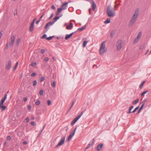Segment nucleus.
I'll use <instances>...</instances> for the list:
<instances>
[{
    "instance_id": "obj_37",
    "label": "nucleus",
    "mask_w": 151,
    "mask_h": 151,
    "mask_svg": "<svg viewBox=\"0 0 151 151\" xmlns=\"http://www.w3.org/2000/svg\"><path fill=\"white\" fill-rule=\"evenodd\" d=\"M60 17H55L53 19H54V20H55L54 21H55V22L57 20L59 19Z\"/></svg>"
},
{
    "instance_id": "obj_49",
    "label": "nucleus",
    "mask_w": 151,
    "mask_h": 151,
    "mask_svg": "<svg viewBox=\"0 0 151 151\" xmlns=\"http://www.w3.org/2000/svg\"><path fill=\"white\" fill-rule=\"evenodd\" d=\"M45 79V78L44 77H42L41 78L40 81L42 82Z\"/></svg>"
},
{
    "instance_id": "obj_19",
    "label": "nucleus",
    "mask_w": 151,
    "mask_h": 151,
    "mask_svg": "<svg viewBox=\"0 0 151 151\" xmlns=\"http://www.w3.org/2000/svg\"><path fill=\"white\" fill-rule=\"evenodd\" d=\"M0 108L2 109V111L6 109V107L4 106L3 105H1V104H0Z\"/></svg>"
},
{
    "instance_id": "obj_31",
    "label": "nucleus",
    "mask_w": 151,
    "mask_h": 151,
    "mask_svg": "<svg viewBox=\"0 0 151 151\" xmlns=\"http://www.w3.org/2000/svg\"><path fill=\"white\" fill-rule=\"evenodd\" d=\"M20 41V38H19L18 39L17 41H16V44L17 45H18L19 44V42Z\"/></svg>"
},
{
    "instance_id": "obj_43",
    "label": "nucleus",
    "mask_w": 151,
    "mask_h": 151,
    "mask_svg": "<svg viewBox=\"0 0 151 151\" xmlns=\"http://www.w3.org/2000/svg\"><path fill=\"white\" fill-rule=\"evenodd\" d=\"M40 95L42 96L43 95V91L42 90H41L39 92Z\"/></svg>"
},
{
    "instance_id": "obj_21",
    "label": "nucleus",
    "mask_w": 151,
    "mask_h": 151,
    "mask_svg": "<svg viewBox=\"0 0 151 151\" xmlns=\"http://www.w3.org/2000/svg\"><path fill=\"white\" fill-rule=\"evenodd\" d=\"M44 15V14H43L40 17V18H39V19L36 22V24H38V23L41 21V19H42V17Z\"/></svg>"
},
{
    "instance_id": "obj_44",
    "label": "nucleus",
    "mask_w": 151,
    "mask_h": 151,
    "mask_svg": "<svg viewBox=\"0 0 151 151\" xmlns=\"http://www.w3.org/2000/svg\"><path fill=\"white\" fill-rule=\"evenodd\" d=\"M40 101L39 100H38L35 103L36 105H39L40 104Z\"/></svg>"
},
{
    "instance_id": "obj_34",
    "label": "nucleus",
    "mask_w": 151,
    "mask_h": 151,
    "mask_svg": "<svg viewBox=\"0 0 151 151\" xmlns=\"http://www.w3.org/2000/svg\"><path fill=\"white\" fill-rule=\"evenodd\" d=\"M6 99H5L3 98L1 100V102L0 103V104H1V105H3V103L4 102V101Z\"/></svg>"
},
{
    "instance_id": "obj_17",
    "label": "nucleus",
    "mask_w": 151,
    "mask_h": 151,
    "mask_svg": "<svg viewBox=\"0 0 151 151\" xmlns=\"http://www.w3.org/2000/svg\"><path fill=\"white\" fill-rule=\"evenodd\" d=\"M83 114V112H81L80 114L77 116H76L75 119L76 120L78 121L79 119L81 117Z\"/></svg>"
},
{
    "instance_id": "obj_27",
    "label": "nucleus",
    "mask_w": 151,
    "mask_h": 151,
    "mask_svg": "<svg viewBox=\"0 0 151 151\" xmlns=\"http://www.w3.org/2000/svg\"><path fill=\"white\" fill-rule=\"evenodd\" d=\"M145 81H143L141 84L139 86V88H140L141 89H142L143 87V86L144 85V83H145Z\"/></svg>"
},
{
    "instance_id": "obj_11",
    "label": "nucleus",
    "mask_w": 151,
    "mask_h": 151,
    "mask_svg": "<svg viewBox=\"0 0 151 151\" xmlns=\"http://www.w3.org/2000/svg\"><path fill=\"white\" fill-rule=\"evenodd\" d=\"M75 134V132L73 131H72L70 133V135L69 136L68 139V141L72 137L74 136Z\"/></svg>"
},
{
    "instance_id": "obj_47",
    "label": "nucleus",
    "mask_w": 151,
    "mask_h": 151,
    "mask_svg": "<svg viewBox=\"0 0 151 151\" xmlns=\"http://www.w3.org/2000/svg\"><path fill=\"white\" fill-rule=\"evenodd\" d=\"M11 139V137L10 136H8L6 137V139L8 140H10Z\"/></svg>"
},
{
    "instance_id": "obj_22",
    "label": "nucleus",
    "mask_w": 151,
    "mask_h": 151,
    "mask_svg": "<svg viewBox=\"0 0 151 151\" xmlns=\"http://www.w3.org/2000/svg\"><path fill=\"white\" fill-rule=\"evenodd\" d=\"M115 33L114 31H111L110 33V36L111 38H112L115 35Z\"/></svg>"
},
{
    "instance_id": "obj_30",
    "label": "nucleus",
    "mask_w": 151,
    "mask_h": 151,
    "mask_svg": "<svg viewBox=\"0 0 151 151\" xmlns=\"http://www.w3.org/2000/svg\"><path fill=\"white\" fill-rule=\"evenodd\" d=\"M37 84V81L36 80H35L32 82V86H35Z\"/></svg>"
},
{
    "instance_id": "obj_25",
    "label": "nucleus",
    "mask_w": 151,
    "mask_h": 151,
    "mask_svg": "<svg viewBox=\"0 0 151 151\" xmlns=\"http://www.w3.org/2000/svg\"><path fill=\"white\" fill-rule=\"evenodd\" d=\"M139 101V99H137L135 101H134L132 102V104H135L138 103Z\"/></svg>"
},
{
    "instance_id": "obj_12",
    "label": "nucleus",
    "mask_w": 151,
    "mask_h": 151,
    "mask_svg": "<svg viewBox=\"0 0 151 151\" xmlns=\"http://www.w3.org/2000/svg\"><path fill=\"white\" fill-rule=\"evenodd\" d=\"M73 25L72 22H70L69 25L66 27V29H71L73 27Z\"/></svg>"
},
{
    "instance_id": "obj_38",
    "label": "nucleus",
    "mask_w": 151,
    "mask_h": 151,
    "mask_svg": "<svg viewBox=\"0 0 151 151\" xmlns=\"http://www.w3.org/2000/svg\"><path fill=\"white\" fill-rule=\"evenodd\" d=\"M53 37V36H50V37H47L46 38V39L47 40H49L52 39Z\"/></svg>"
},
{
    "instance_id": "obj_54",
    "label": "nucleus",
    "mask_w": 151,
    "mask_h": 151,
    "mask_svg": "<svg viewBox=\"0 0 151 151\" xmlns=\"http://www.w3.org/2000/svg\"><path fill=\"white\" fill-rule=\"evenodd\" d=\"M7 96V95L6 93L5 94L4 96V97L3 98L4 99H6Z\"/></svg>"
},
{
    "instance_id": "obj_35",
    "label": "nucleus",
    "mask_w": 151,
    "mask_h": 151,
    "mask_svg": "<svg viewBox=\"0 0 151 151\" xmlns=\"http://www.w3.org/2000/svg\"><path fill=\"white\" fill-rule=\"evenodd\" d=\"M139 106H138L137 107H136L135 109L132 111V113H135L136 111L138 109H139Z\"/></svg>"
},
{
    "instance_id": "obj_42",
    "label": "nucleus",
    "mask_w": 151,
    "mask_h": 151,
    "mask_svg": "<svg viewBox=\"0 0 151 151\" xmlns=\"http://www.w3.org/2000/svg\"><path fill=\"white\" fill-rule=\"evenodd\" d=\"M139 40V39H138L137 38H136L134 40V42H133L134 43H136L137 42H138V41Z\"/></svg>"
},
{
    "instance_id": "obj_1",
    "label": "nucleus",
    "mask_w": 151,
    "mask_h": 151,
    "mask_svg": "<svg viewBox=\"0 0 151 151\" xmlns=\"http://www.w3.org/2000/svg\"><path fill=\"white\" fill-rule=\"evenodd\" d=\"M139 8L137 9L134 11L130 22L128 26L129 27H131L136 22L139 15Z\"/></svg>"
},
{
    "instance_id": "obj_62",
    "label": "nucleus",
    "mask_w": 151,
    "mask_h": 151,
    "mask_svg": "<svg viewBox=\"0 0 151 151\" xmlns=\"http://www.w3.org/2000/svg\"><path fill=\"white\" fill-rule=\"evenodd\" d=\"M77 128V127H76V128H75L72 131L73 132H75V131L76 129Z\"/></svg>"
},
{
    "instance_id": "obj_41",
    "label": "nucleus",
    "mask_w": 151,
    "mask_h": 151,
    "mask_svg": "<svg viewBox=\"0 0 151 151\" xmlns=\"http://www.w3.org/2000/svg\"><path fill=\"white\" fill-rule=\"evenodd\" d=\"M148 91H145L142 92L141 94V96H143L144 94H146Z\"/></svg>"
},
{
    "instance_id": "obj_56",
    "label": "nucleus",
    "mask_w": 151,
    "mask_h": 151,
    "mask_svg": "<svg viewBox=\"0 0 151 151\" xmlns=\"http://www.w3.org/2000/svg\"><path fill=\"white\" fill-rule=\"evenodd\" d=\"M42 131V130H41V131H40V132L39 133V135L38 136V137H39L40 136V135H41Z\"/></svg>"
},
{
    "instance_id": "obj_45",
    "label": "nucleus",
    "mask_w": 151,
    "mask_h": 151,
    "mask_svg": "<svg viewBox=\"0 0 151 151\" xmlns=\"http://www.w3.org/2000/svg\"><path fill=\"white\" fill-rule=\"evenodd\" d=\"M36 74L35 73H33L31 74V76L32 77H34L36 76Z\"/></svg>"
},
{
    "instance_id": "obj_3",
    "label": "nucleus",
    "mask_w": 151,
    "mask_h": 151,
    "mask_svg": "<svg viewBox=\"0 0 151 151\" xmlns=\"http://www.w3.org/2000/svg\"><path fill=\"white\" fill-rule=\"evenodd\" d=\"M107 50L105 48V44L104 42H103L101 44L99 50V53L101 55L103 54Z\"/></svg>"
},
{
    "instance_id": "obj_6",
    "label": "nucleus",
    "mask_w": 151,
    "mask_h": 151,
    "mask_svg": "<svg viewBox=\"0 0 151 151\" xmlns=\"http://www.w3.org/2000/svg\"><path fill=\"white\" fill-rule=\"evenodd\" d=\"M65 139V136H64L62 137L61 138V140L58 143V145L55 147V148H57L58 147L62 145L64 143Z\"/></svg>"
},
{
    "instance_id": "obj_18",
    "label": "nucleus",
    "mask_w": 151,
    "mask_h": 151,
    "mask_svg": "<svg viewBox=\"0 0 151 151\" xmlns=\"http://www.w3.org/2000/svg\"><path fill=\"white\" fill-rule=\"evenodd\" d=\"M63 10V9L60 8H58V9L56 13V15H58L61 12V11Z\"/></svg>"
},
{
    "instance_id": "obj_15",
    "label": "nucleus",
    "mask_w": 151,
    "mask_h": 151,
    "mask_svg": "<svg viewBox=\"0 0 151 151\" xmlns=\"http://www.w3.org/2000/svg\"><path fill=\"white\" fill-rule=\"evenodd\" d=\"M34 24L33 23H31L29 28V31L30 32H32L34 28Z\"/></svg>"
},
{
    "instance_id": "obj_53",
    "label": "nucleus",
    "mask_w": 151,
    "mask_h": 151,
    "mask_svg": "<svg viewBox=\"0 0 151 151\" xmlns=\"http://www.w3.org/2000/svg\"><path fill=\"white\" fill-rule=\"evenodd\" d=\"M49 59L48 58H46L44 59V60L46 61H48Z\"/></svg>"
},
{
    "instance_id": "obj_57",
    "label": "nucleus",
    "mask_w": 151,
    "mask_h": 151,
    "mask_svg": "<svg viewBox=\"0 0 151 151\" xmlns=\"http://www.w3.org/2000/svg\"><path fill=\"white\" fill-rule=\"evenodd\" d=\"M53 13H52L51 14L50 17L49 18V19H51L53 17Z\"/></svg>"
},
{
    "instance_id": "obj_13",
    "label": "nucleus",
    "mask_w": 151,
    "mask_h": 151,
    "mask_svg": "<svg viewBox=\"0 0 151 151\" xmlns=\"http://www.w3.org/2000/svg\"><path fill=\"white\" fill-rule=\"evenodd\" d=\"M92 140H93L92 142L91 143L90 142L88 144V145H87V146L86 147V149H88L94 143V139H92Z\"/></svg>"
},
{
    "instance_id": "obj_59",
    "label": "nucleus",
    "mask_w": 151,
    "mask_h": 151,
    "mask_svg": "<svg viewBox=\"0 0 151 151\" xmlns=\"http://www.w3.org/2000/svg\"><path fill=\"white\" fill-rule=\"evenodd\" d=\"M35 119V117L33 116H32L31 117V119L32 120H34Z\"/></svg>"
},
{
    "instance_id": "obj_20",
    "label": "nucleus",
    "mask_w": 151,
    "mask_h": 151,
    "mask_svg": "<svg viewBox=\"0 0 151 151\" xmlns=\"http://www.w3.org/2000/svg\"><path fill=\"white\" fill-rule=\"evenodd\" d=\"M86 27V26H83L82 27L78 28V30L79 31H81L83 29H84Z\"/></svg>"
},
{
    "instance_id": "obj_61",
    "label": "nucleus",
    "mask_w": 151,
    "mask_h": 151,
    "mask_svg": "<svg viewBox=\"0 0 151 151\" xmlns=\"http://www.w3.org/2000/svg\"><path fill=\"white\" fill-rule=\"evenodd\" d=\"M28 109L29 110H30L31 109V106H29L28 107Z\"/></svg>"
},
{
    "instance_id": "obj_46",
    "label": "nucleus",
    "mask_w": 151,
    "mask_h": 151,
    "mask_svg": "<svg viewBox=\"0 0 151 151\" xmlns=\"http://www.w3.org/2000/svg\"><path fill=\"white\" fill-rule=\"evenodd\" d=\"M47 37V35L46 34H44L43 35V36L41 37V38L42 39H44L46 38Z\"/></svg>"
},
{
    "instance_id": "obj_16",
    "label": "nucleus",
    "mask_w": 151,
    "mask_h": 151,
    "mask_svg": "<svg viewBox=\"0 0 151 151\" xmlns=\"http://www.w3.org/2000/svg\"><path fill=\"white\" fill-rule=\"evenodd\" d=\"M73 33H74V32H73L71 33V34H70L66 35L65 37V39L66 40H67L68 39L70 38V37H71L73 35Z\"/></svg>"
},
{
    "instance_id": "obj_8",
    "label": "nucleus",
    "mask_w": 151,
    "mask_h": 151,
    "mask_svg": "<svg viewBox=\"0 0 151 151\" xmlns=\"http://www.w3.org/2000/svg\"><path fill=\"white\" fill-rule=\"evenodd\" d=\"M55 22V21H52V22H49L45 26V29H47L49 26L52 25Z\"/></svg>"
},
{
    "instance_id": "obj_2",
    "label": "nucleus",
    "mask_w": 151,
    "mask_h": 151,
    "mask_svg": "<svg viewBox=\"0 0 151 151\" xmlns=\"http://www.w3.org/2000/svg\"><path fill=\"white\" fill-rule=\"evenodd\" d=\"M106 13L108 16L110 17H113L115 15V12L111 9V5H109L107 8Z\"/></svg>"
},
{
    "instance_id": "obj_64",
    "label": "nucleus",
    "mask_w": 151,
    "mask_h": 151,
    "mask_svg": "<svg viewBox=\"0 0 151 151\" xmlns=\"http://www.w3.org/2000/svg\"><path fill=\"white\" fill-rule=\"evenodd\" d=\"M148 51H149V50H147V51H146V52H145V55H146L147 54V53H148Z\"/></svg>"
},
{
    "instance_id": "obj_50",
    "label": "nucleus",
    "mask_w": 151,
    "mask_h": 151,
    "mask_svg": "<svg viewBox=\"0 0 151 151\" xmlns=\"http://www.w3.org/2000/svg\"><path fill=\"white\" fill-rule=\"evenodd\" d=\"M31 124L32 125H34V126L36 124L34 122H31Z\"/></svg>"
},
{
    "instance_id": "obj_26",
    "label": "nucleus",
    "mask_w": 151,
    "mask_h": 151,
    "mask_svg": "<svg viewBox=\"0 0 151 151\" xmlns=\"http://www.w3.org/2000/svg\"><path fill=\"white\" fill-rule=\"evenodd\" d=\"M77 121H76L75 119H74L71 122V125H74Z\"/></svg>"
},
{
    "instance_id": "obj_33",
    "label": "nucleus",
    "mask_w": 151,
    "mask_h": 151,
    "mask_svg": "<svg viewBox=\"0 0 151 151\" xmlns=\"http://www.w3.org/2000/svg\"><path fill=\"white\" fill-rule=\"evenodd\" d=\"M88 42V41H85L83 43V46L84 47H85L86 46V45Z\"/></svg>"
},
{
    "instance_id": "obj_23",
    "label": "nucleus",
    "mask_w": 151,
    "mask_h": 151,
    "mask_svg": "<svg viewBox=\"0 0 151 151\" xmlns=\"http://www.w3.org/2000/svg\"><path fill=\"white\" fill-rule=\"evenodd\" d=\"M111 21V19L110 18H107L106 21L104 22V23H110Z\"/></svg>"
},
{
    "instance_id": "obj_10",
    "label": "nucleus",
    "mask_w": 151,
    "mask_h": 151,
    "mask_svg": "<svg viewBox=\"0 0 151 151\" xmlns=\"http://www.w3.org/2000/svg\"><path fill=\"white\" fill-rule=\"evenodd\" d=\"M68 4V2H65L60 7V8H61L63 10L66 9L67 7V5Z\"/></svg>"
},
{
    "instance_id": "obj_55",
    "label": "nucleus",
    "mask_w": 151,
    "mask_h": 151,
    "mask_svg": "<svg viewBox=\"0 0 151 151\" xmlns=\"http://www.w3.org/2000/svg\"><path fill=\"white\" fill-rule=\"evenodd\" d=\"M45 52V50H41V52L42 54L44 53Z\"/></svg>"
},
{
    "instance_id": "obj_24",
    "label": "nucleus",
    "mask_w": 151,
    "mask_h": 151,
    "mask_svg": "<svg viewBox=\"0 0 151 151\" xmlns=\"http://www.w3.org/2000/svg\"><path fill=\"white\" fill-rule=\"evenodd\" d=\"M133 108V106H130V107H129V111L127 112V113L129 114H130L131 113H132V112L131 111V110H132V109Z\"/></svg>"
},
{
    "instance_id": "obj_7",
    "label": "nucleus",
    "mask_w": 151,
    "mask_h": 151,
    "mask_svg": "<svg viewBox=\"0 0 151 151\" xmlns=\"http://www.w3.org/2000/svg\"><path fill=\"white\" fill-rule=\"evenodd\" d=\"M12 65V62L11 60H9L7 63L6 64L5 68L6 70H9L10 68Z\"/></svg>"
},
{
    "instance_id": "obj_28",
    "label": "nucleus",
    "mask_w": 151,
    "mask_h": 151,
    "mask_svg": "<svg viewBox=\"0 0 151 151\" xmlns=\"http://www.w3.org/2000/svg\"><path fill=\"white\" fill-rule=\"evenodd\" d=\"M18 62H17L15 64V66L14 68L13 69V70L14 71L16 70V69L17 68L18 65Z\"/></svg>"
},
{
    "instance_id": "obj_48",
    "label": "nucleus",
    "mask_w": 151,
    "mask_h": 151,
    "mask_svg": "<svg viewBox=\"0 0 151 151\" xmlns=\"http://www.w3.org/2000/svg\"><path fill=\"white\" fill-rule=\"evenodd\" d=\"M47 103L48 105H50L51 104V101L50 100H48L47 101Z\"/></svg>"
},
{
    "instance_id": "obj_4",
    "label": "nucleus",
    "mask_w": 151,
    "mask_h": 151,
    "mask_svg": "<svg viewBox=\"0 0 151 151\" xmlns=\"http://www.w3.org/2000/svg\"><path fill=\"white\" fill-rule=\"evenodd\" d=\"M15 36L14 35H12L11 36L10 40V42L9 43V46L10 47H13L15 42Z\"/></svg>"
},
{
    "instance_id": "obj_58",
    "label": "nucleus",
    "mask_w": 151,
    "mask_h": 151,
    "mask_svg": "<svg viewBox=\"0 0 151 151\" xmlns=\"http://www.w3.org/2000/svg\"><path fill=\"white\" fill-rule=\"evenodd\" d=\"M23 145H26L27 144V142L26 141H24L23 142Z\"/></svg>"
},
{
    "instance_id": "obj_9",
    "label": "nucleus",
    "mask_w": 151,
    "mask_h": 151,
    "mask_svg": "<svg viewBox=\"0 0 151 151\" xmlns=\"http://www.w3.org/2000/svg\"><path fill=\"white\" fill-rule=\"evenodd\" d=\"M92 2L91 6L92 9L93 11H94L96 7V5L95 2L93 0H89Z\"/></svg>"
},
{
    "instance_id": "obj_60",
    "label": "nucleus",
    "mask_w": 151,
    "mask_h": 151,
    "mask_svg": "<svg viewBox=\"0 0 151 151\" xmlns=\"http://www.w3.org/2000/svg\"><path fill=\"white\" fill-rule=\"evenodd\" d=\"M27 99L26 98H24V102L26 101H27Z\"/></svg>"
},
{
    "instance_id": "obj_51",
    "label": "nucleus",
    "mask_w": 151,
    "mask_h": 151,
    "mask_svg": "<svg viewBox=\"0 0 151 151\" xmlns=\"http://www.w3.org/2000/svg\"><path fill=\"white\" fill-rule=\"evenodd\" d=\"M51 8L53 10H55V6L54 5H52L51 6Z\"/></svg>"
},
{
    "instance_id": "obj_39",
    "label": "nucleus",
    "mask_w": 151,
    "mask_h": 151,
    "mask_svg": "<svg viewBox=\"0 0 151 151\" xmlns=\"http://www.w3.org/2000/svg\"><path fill=\"white\" fill-rule=\"evenodd\" d=\"M142 104L139 109H140V110H141L142 109L143 106L145 104V103H144V102H142Z\"/></svg>"
},
{
    "instance_id": "obj_29",
    "label": "nucleus",
    "mask_w": 151,
    "mask_h": 151,
    "mask_svg": "<svg viewBox=\"0 0 151 151\" xmlns=\"http://www.w3.org/2000/svg\"><path fill=\"white\" fill-rule=\"evenodd\" d=\"M142 35V32H139V33L137 35V38L138 39H139V38L141 37V36Z\"/></svg>"
},
{
    "instance_id": "obj_14",
    "label": "nucleus",
    "mask_w": 151,
    "mask_h": 151,
    "mask_svg": "<svg viewBox=\"0 0 151 151\" xmlns=\"http://www.w3.org/2000/svg\"><path fill=\"white\" fill-rule=\"evenodd\" d=\"M103 146V144H99V145H98L97 147L96 150L98 151H99L102 148Z\"/></svg>"
},
{
    "instance_id": "obj_63",
    "label": "nucleus",
    "mask_w": 151,
    "mask_h": 151,
    "mask_svg": "<svg viewBox=\"0 0 151 151\" xmlns=\"http://www.w3.org/2000/svg\"><path fill=\"white\" fill-rule=\"evenodd\" d=\"M91 9H89V14H91Z\"/></svg>"
},
{
    "instance_id": "obj_36",
    "label": "nucleus",
    "mask_w": 151,
    "mask_h": 151,
    "mask_svg": "<svg viewBox=\"0 0 151 151\" xmlns=\"http://www.w3.org/2000/svg\"><path fill=\"white\" fill-rule=\"evenodd\" d=\"M52 86L53 87H55L56 86V83L55 81H53L52 83H51Z\"/></svg>"
},
{
    "instance_id": "obj_40",
    "label": "nucleus",
    "mask_w": 151,
    "mask_h": 151,
    "mask_svg": "<svg viewBox=\"0 0 151 151\" xmlns=\"http://www.w3.org/2000/svg\"><path fill=\"white\" fill-rule=\"evenodd\" d=\"M31 65L32 67H35L36 65V63H32L31 64Z\"/></svg>"
},
{
    "instance_id": "obj_5",
    "label": "nucleus",
    "mask_w": 151,
    "mask_h": 151,
    "mask_svg": "<svg viewBox=\"0 0 151 151\" xmlns=\"http://www.w3.org/2000/svg\"><path fill=\"white\" fill-rule=\"evenodd\" d=\"M122 41L121 40H119L116 43V48L117 50H120L122 47Z\"/></svg>"
},
{
    "instance_id": "obj_52",
    "label": "nucleus",
    "mask_w": 151,
    "mask_h": 151,
    "mask_svg": "<svg viewBox=\"0 0 151 151\" xmlns=\"http://www.w3.org/2000/svg\"><path fill=\"white\" fill-rule=\"evenodd\" d=\"M29 118L28 117H27L26 118L25 120L27 121V122H29Z\"/></svg>"
},
{
    "instance_id": "obj_32",
    "label": "nucleus",
    "mask_w": 151,
    "mask_h": 151,
    "mask_svg": "<svg viewBox=\"0 0 151 151\" xmlns=\"http://www.w3.org/2000/svg\"><path fill=\"white\" fill-rule=\"evenodd\" d=\"M74 104V102H73V101L72 102V104L70 106L69 108V109L68 110V112L70 111V110L71 109V108L73 107V105Z\"/></svg>"
}]
</instances>
